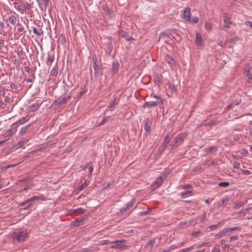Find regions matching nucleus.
<instances>
[{"label":"nucleus","mask_w":252,"mask_h":252,"mask_svg":"<svg viewBox=\"0 0 252 252\" xmlns=\"http://www.w3.org/2000/svg\"><path fill=\"white\" fill-rule=\"evenodd\" d=\"M28 236V233L26 230L16 229L13 231L11 237L13 241L18 243H23Z\"/></svg>","instance_id":"nucleus-1"},{"label":"nucleus","mask_w":252,"mask_h":252,"mask_svg":"<svg viewBox=\"0 0 252 252\" xmlns=\"http://www.w3.org/2000/svg\"><path fill=\"white\" fill-rule=\"evenodd\" d=\"M182 18L185 21L191 23H196L198 22V18L197 17L191 18V12L189 7L185 8Z\"/></svg>","instance_id":"nucleus-2"},{"label":"nucleus","mask_w":252,"mask_h":252,"mask_svg":"<svg viewBox=\"0 0 252 252\" xmlns=\"http://www.w3.org/2000/svg\"><path fill=\"white\" fill-rule=\"evenodd\" d=\"M186 137L187 135L185 133H180L179 134L177 138L175 139V141L174 142H172L170 144L172 148H173L181 145L186 139Z\"/></svg>","instance_id":"nucleus-3"},{"label":"nucleus","mask_w":252,"mask_h":252,"mask_svg":"<svg viewBox=\"0 0 252 252\" xmlns=\"http://www.w3.org/2000/svg\"><path fill=\"white\" fill-rule=\"evenodd\" d=\"M125 242L123 240H117L116 241L110 242L108 240H103L100 241V244L101 245H108L109 244H116L115 245H113L111 247V249H117L121 247L120 244H123Z\"/></svg>","instance_id":"nucleus-4"},{"label":"nucleus","mask_w":252,"mask_h":252,"mask_svg":"<svg viewBox=\"0 0 252 252\" xmlns=\"http://www.w3.org/2000/svg\"><path fill=\"white\" fill-rule=\"evenodd\" d=\"M241 229V227H226L223 228L221 231L223 233L224 236L230 235L233 231L240 230Z\"/></svg>","instance_id":"nucleus-5"},{"label":"nucleus","mask_w":252,"mask_h":252,"mask_svg":"<svg viewBox=\"0 0 252 252\" xmlns=\"http://www.w3.org/2000/svg\"><path fill=\"white\" fill-rule=\"evenodd\" d=\"M32 9V5L26 2L23 4L18 6V10L20 12L21 14H23L27 10H31Z\"/></svg>","instance_id":"nucleus-6"},{"label":"nucleus","mask_w":252,"mask_h":252,"mask_svg":"<svg viewBox=\"0 0 252 252\" xmlns=\"http://www.w3.org/2000/svg\"><path fill=\"white\" fill-rule=\"evenodd\" d=\"M223 19L224 22L223 28L226 29L229 28L230 25L232 23L229 15L227 13H224L223 16Z\"/></svg>","instance_id":"nucleus-7"},{"label":"nucleus","mask_w":252,"mask_h":252,"mask_svg":"<svg viewBox=\"0 0 252 252\" xmlns=\"http://www.w3.org/2000/svg\"><path fill=\"white\" fill-rule=\"evenodd\" d=\"M244 72L249 80L252 81V68L250 64H247L245 66Z\"/></svg>","instance_id":"nucleus-8"},{"label":"nucleus","mask_w":252,"mask_h":252,"mask_svg":"<svg viewBox=\"0 0 252 252\" xmlns=\"http://www.w3.org/2000/svg\"><path fill=\"white\" fill-rule=\"evenodd\" d=\"M85 218L81 217L76 219L74 221H72L70 226L72 227H77L81 225V224L84 221Z\"/></svg>","instance_id":"nucleus-9"},{"label":"nucleus","mask_w":252,"mask_h":252,"mask_svg":"<svg viewBox=\"0 0 252 252\" xmlns=\"http://www.w3.org/2000/svg\"><path fill=\"white\" fill-rule=\"evenodd\" d=\"M135 200L134 199H131L129 202H128L126 206L122 208L121 209V212H125L129 210L132 207L133 205L135 203Z\"/></svg>","instance_id":"nucleus-10"},{"label":"nucleus","mask_w":252,"mask_h":252,"mask_svg":"<svg viewBox=\"0 0 252 252\" xmlns=\"http://www.w3.org/2000/svg\"><path fill=\"white\" fill-rule=\"evenodd\" d=\"M152 124V122L149 118L145 119L144 120L143 127L146 132H149L150 131V127Z\"/></svg>","instance_id":"nucleus-11"},{"label":"nucleus","mask_w":252,"mask_h":252,"mask_svg":"<svg viewBox=\"0 0 252 252\" xmlns=\"http://www.w3.org/2000/svg\"><path fill=\"white\" fill-rule=\"evenodd\" d=\"M33 202H34V201H33L32 198L31 197V198L25 200L24 202L21 203L20 204V206H22L27 205L26 207L24 209H27L29 208V207H30L31 206V205L32 204V203Z\"/></svg>","instance_id":"nucleus-12"},{"label":"nucleus","mask_w":252,"mask_h":252,"mask_svg":"<svg viewBox=\"0 0 252 252\" xmlns=\"http://www.w3.org/2000/svg\"><path fill=\"white\" fill-rule=\"evenodd\" d=\"M30 118L28 116H26L24 117H23L21 120H19L18 121L16 122L15 123L13 124L12 126H18L22 124H24L26 122L29 121Z\"/></svg>","instance_id":"nucleus-13"},{"label":"nucleus","mask_w":252,"mask_h":252,"mask_svg":"<svg viewBox=\"0 0 252 252\" xmlns=\"http://www.w3.org/2000/svg\"><path fill=\"white\" fill-rule=\"evenodd\" d=\"M162 182V178L161 177H158L152 185V188L155 189L158 187L161 184Z\"/></svg>","instance_id":"nucleus-14"},{"label":"nucleus","mask_w":252,"mask_h":252,"mask_svg":"<svg viewBox=\"0 0 252 252\" xmlns=\"http://www.w3.org/2000/svg\"><path fill=\"white\" fill-rule=\"evenodd\" d=\"M158 102H155L153 101H146L144 103V107H154L156 106Z\"/></svg>","instance_id":"nucleus-15"},{"label":"nucleus","mask_w":252,"mask_h":252,"mask_svg":"<svg viewBox=\"0 0 252 252\" xmlns=\"http://www.w3.org/2000/svg\"><path fill=\"white\" fill-rule=\"evenodd\" d=\"M165 61L167 62L168 63H169L171 65L174 66L175 65V62L174 60L171 57L166 55L165 56Z\"/></svg>","instance_id":"nucleus-16"},{"label":"nucleus","mask_w":252,"mask_h":252,"mask_svg":"<svg viewBox=\"0 0 252 252\" xmlns=\"http://www.w3.org/2000/svg\"><path fill=\"white\" fill-rule=\"evenodd\" d=\"M37 2L40 5L41 9L45 10L46 7L48 6L49 0H44L43 3L39 2V0H37Z\"/></svg>","instance_id":"nucleus-17"},{"label":"nucleus","mask_w":252,"mask_h":252,"mask_svg":"<svg viewBox=\"0 0 252 252\" xmlns=\"http://www.w3.org/2000/svg\"><path fill=\"white\" fill-rule=\"evenodd\" d=\"M16 130H17L16 129H8L3 133V136L4 137H7L10 135L14 134L16 132Z\"/></svg>","instance_id":"nucleus-18"},{"label":"nucleus","mask_w":252,"mask_h":252,"mask_svg":"<svg viewBox=\"0 0 252 252\" xmlns=\"http://www.w3.org/2000/svg\"><path fill=\"white\" fill-rule=\"evenodd\" d=\"M202 37L199 33H196L195 36V43L198 45L202 44Z\"/></svg>","instance_id":"nucleus-19"},{"label":"nucleus","mask_w":252,"mask_h":252,"mask_svg":"<svg viewBox=\"0 0 252 252\" xmlns=\"http://www.w3.org/2000/svg\"><path fill=\"white\" fill-rule=\"evenodd\" d=\"M31 126V124H29L28 125H26V126L23 127L21 128V130L19 131V134L23 135L25 134L26 133H27L29 128Z\"/></svg>","instance_id":"nucleus-20"},{"label":"nucleus","mask_w":252,"mask_h":252,"mask_svg":"<svg viewBox=\"0 0 252 252\" xmlns=\"http://www.w3.org/2000/svg\"><path fill=\"white\" fill-rule=\"evenodd\" d=\"M92 62L93 63V67L95 70V71L99 70V68L98 65L97 64V59L96 57H94L92 59Z\"/></svg>","instance_id":"nucleus-21"},{"label":"nucleus","mask_w":252,"mask_h":252,"mask_svg":"<svg viewBox=\"0 0 252 252\" xmlns=\"http://www.w3.org/2000/svg\"><path fill=\"white\" fill-rule=\"evenodd\" d=\"M161 78H162L161 75H159L158 74H155L154 75L155 81L158 85L161 83Z\"/></svg>","instance_id":"nucleus-22"},{"label":"nucleus","mask_w":252,"mask_h":252,"mask_svg":"<svg viewBox=\"0 0 252 252\" xmlns=\"http://www.w3.org/2000/svg\"><path fill=\"white\" fill-rule=\"evenodd\" d=\"M217 148L215 146H211L209 148H206V153L208 152L211 154H214L216 152Z\"/></svg>","instance_id":"nucleus-23"},{"label":"nucleus","mask_w":252,"mask_h":252,"mask_svg":"<svg viewBox=\"0 0 252 252\" xmlns=\"http://www.w3.org/2000/svg\"><path fill=\"white\" fill-rule=\"evenodd\" d=\"M156 239L153 238L150 240L147 244H146L145 247L150 248V249H152L153 247L154 246L155 244Z\"/></svg>","instance_id":"nucleus-24"},{"label":"nucleus","mask_w":252,"mask_h":252,"mask_svg":"<svg viewBox=\"0 0 252 252\" xmlns=\"http://www.w3.org/2000/svg\"><path fill=\"white\" fill-rule=\"evenodd\" d=\"M223 224V221H219L218 224L211 225L209 228H210V230H215L219 226L222 225Z\"/></svg>","instance_id":"nucleus-25"},{"label":"nucleus","mask_w":252,"mask_h":252,"mask_svg":"<svg viewBox=\"0 0 252 252\" xmlns=\"http://www.w3.org/2000/svg\"><path fill=\"white\" fill-rule=\"evenodd\" d=\"M87 168H88L89 175L91 176L93 171V167L91 165H89V164L86 165L85 166L83 167L82 169L83 170H85Z\"/></svg>","instance_id":"nucleus-26"},{"label":"nucleus","mask_w":252,"mask_h":252,"mask_svg":"<svg viewBox=\"0 0 252 252\" xmlns=\"http://www.w3.org/2000/svg\"><path fill=\"white\" fill-rule=\"evenodd\" d=\"M8 21L11 24L15 25L17 22V18L15 15H11L8 18Z\"/></svg>","instance_id":"nucleus-27"},{"label":"nucleus","mask_w":252,"mask_h":252,"mask_svg":"<svg viewBox=\"0 0 252 252\" xmlns=\"http://www.w3.org/2000/svg\"><path fill=\"white\" fill-rule=\"evenodd\" d=\"M32 198L34 202L37 200H44L45 199V198L42 195H35L32 196Z\"/></svg>","instance_id":"nucleus-28"},{"label":"nucleus","mask_w":252,"mask_h":252,"mask_svg":"<svg viewBox=\"0 0 252 252\" xmlns=\"http://www.w3.org/2000/svg\"><path fill=\"white\" fill-rule=\"evenodd\" d=\"M39 106H40L37 104H33L29 106V110L30 111H34L37 110L39 108Z\"/></svg>","instance_id":"nucleus-29"},{"label":"nucleus","mask_w":252,"mask_h":252,"mask_svg":"<svg viewBox=\"0 0 252 252\" xmlns=\"http://www.w3.org/2000/svg\"><path fill=\"white\" fill-rule=\"evenodd\" d=\"M115 100L116 98H115L114 101L111 103L109 106L107 107V110L112 111L115 109Z\"/></svg>","instance_id":"nucleus-30"},{"label":"nucleus","mask_w":252,"mask_h":252,"mask_svg":"<svg viewBox=\"0 0 252 252\" xmlns=\"http://www.w3.org/2000/svg\"><path fill=\"white\" fill-rule=\"evenodd\" d=\"M58 69L57 68H53L50 72V75L53 77H56L58 75Z\"/></svg>","instance_id":"nucleus-31"},{"label":"nucleus","mask_w":252,"mask_h":252,"mask_svg":"<svg viewBox=\"0 0 252 252\" xmlns=\"http://www.w3.org/2000/svg\"><path fill=\"white\" fill-rule=\"evenodd\" d=\"M33 32L34 34L40 35L43 33V32L41 31V29L38 30L35 27H32Z\"/></svg>","instance_id":"nucleus-32"},{"label":"nucleus","mask_w":252,"mask_h":252,"mask_svg":"<svg viewBox=\"0 0 252 252\" xmlns=\"http://www.w3.org/2000/svg\"><path fill=\"white\" fill-rule=\"evenodd\" d=\"M112 66H113V71L115 73V72H116L118 70V69L119 68V63L118 62H114L112 64Z\"/></svg>","instance_id":"nucleus-33"},{"label":"nucleus","mask_w":252,"mask_h":252,"mask_svg":"<svg viewBox=\"0 0 252 252\" xmlns=\"http://www.w3.org/2000/svg\"><path fill=\"white\" fill-rule=\"evenodd\" d=\"M69 96L68 97H64L63 98H61V99L59 100V103L60 104L65 103L69 98Z\"/></svg>","instance_id":"nucleus-34"},{"label":"nucleus","mask_w":252,"mask_h":252,"mask_svg":"<svg viewBox=\"0 0 252 252\" xmlns=\"http://www.w3.org/2000/svg\"><path fill=\"white\" fill-rule=\"evenodd\" d=\"M110 118V116H107V117H104L103 118V119L101 120V121L100 122V123H99V125H104L105 123H106L107 121H108L109 120Z\"/></svg>","instance_id":"nucleus-35"},{"label":"nucleus","mask_w":252,"mask_h":252,"mask_svg":"<svg viewBox=\"0 0 252 252\" xmlns=\"http://www.w3.org/2000/svg\"><path fill=\"white\" fill-rule=\"evenodd\" d=\"M181 194L183 196L187 197L191 195L192 194V192L189 190H186L184 191H182L181 192Z\"/></svg>","instance_id":"nucleus-36"},{"label":"nucleus","mask_w":252,"mask_h":252,"mask_svg":"<svg viewBox=\"0 0 252 252\" xmlns=\"http://www.w3.org/2000/svg\"><path fill=\"white\" fill-rule=\"evenodd\" d=\"M28 141V140H27L26 139L23 140H21L20 141H19L18 143H17V145L19 147H22L24 145V144L27 143V142Z\"/></svg>","instance_id":"nucleus-37"},{"label":"nucleus","mask_w":252,"mask_h":252,"mask_svg":"<svg viewBox=\"0 0 252 252\" xmlns=\"http://www.w3.org/2000/svg\"><path fill=\"white\" fill-rule=\"evenodd\" d=\"M229 185V183L228 182H222L219 183L218 186L222 187H226Z\"/></svg>","instance_id":"nucleus-38"},{"label":"nucleus","mask_w":252,"mask_h":252,"mask_svg":"<svg viewBox=\"0 0 252 252\" xmlns=\"http://www.w3.org/2000/svg\"><path fill=\"white\" fill-rule=\"evenodd\" d=\"M16 53L18 56H22L24 53L23 48L22 47H19Z\"/></svg>","instance_id":"nucleus-39"},{"label":"nucleus","mask_w":252,"mask_h":252,"mask_svg":"<svg viewBox=\"0 0 252 252\" xmlns=\"http://www.w3.org/2000/svg\"><path fill=\"white\" fill-rule=\"evenodd\" d=\"M88 185V182L87 181H85L84 184H82L79 187V190H83Z\"/></svg>","instance_id":"nucleus-40"},{"label":"nucleus","mask_w":252,"mask_h":252,"mask_svg":"<svg viewBox=\"0 0 252 252\" xmlns=\"http://www.w3.org/2000/svg\"><path fill=\"white\" fill-rule=\"evenodd\" d=\"M86 210L81 208H77L74 210V212L76 213H85Z\"/></svg>","instance_id":"nucleus-41"},{"label":"nucleus","mask_w":252,"mask_h":252,"mask_svg":"<svg viewBox=\"0 0 252 252\" xmlns=\"http://www.w3.org/2000/svg\"><path fill=\"white\" fill-rule=\"evenodd\" d=\"M168 87L172 92H175V88L174 86L170 83H168Z\"/></svg>","instance_id":"nucleus-42"},{"label":"nucleus","mask_w":252,"mask_h":252,"mask_svg":"<svg viewBox=\"0 0 252 252\" xmlns=\"http://www.w3.org/2000/svg\"><path fill=\"white\" fill-rule=\"evenodd\" d=\"M192 249V247H190L186 249H183L181 250L179 252H190Z\"/></svg>","instance_id":"nucleus-43"},{"label":"nucleus","mask_w":252,"mask_h":252,"mask_svg":"<svg viewBox=\"0 0 252 252\" xmlns=\"http://www.w3.org/2000/svg\"><path fill=\"white\" fill-rule=\"evenodd\" d=\"M179 247H180V246L179 245H173L170 246L168 248H169V250L171 251H172L173 250H174V249H176L177 248H178Z\"/></svg>","instance_id":"nucleus-44"},{"label":"nucleus","mask_w":252,"mask_h":252,"mask_svg":"<svg viewBox=\"0 0 252 252\" xmlns=\"http://www.w3.org/2000/svg\"><path fill=\"white\" fill-rule=\"evenodd\" d=\"M18 26L20 27L17 28V32H22L24 31V28L21 26V25L18 24Z\"/></svg>","instance_id":"nucleus-45"},{"label":"nucleus","mask_w":252,"mask_h":252,"mask_svg":"<svg viewBox=\"0 0 252 252\" xmlns=\"http://www.w3.org/2000/svg\"><path fill=\"white\" fill-rule=\"evenodd\" d=\"M223 236H224V235L223 234L222 231H220V232H219L218 233L216 234V237L217 238H220L222 237Z\"/></svg>","instance_id":"nucleus-46"},{"label":"nucleus","mask_w":252,"mask_h":252,"mask_svg":"<svg viewBox=\"0 0 252 252\" xmlns=\"http://www.w3.org/2000/svg\"><path fill=\"white\" fill-rule=\"evenodd\" d=\"M54 61V57L53 56L49 55L48 59V63H52Z\"/></svg>","instance_id":"nucleus-47"},{"label":"nucleus","mask_w":252,"mask_h":252,"mask_svg":"<svg viewBox=\"0 0 252 252\" xmlns=\"http://www.w3.org/2000/svg\"><path fill=\"white\" fill-rule=\"evenodd\" d=\"M120 34L123 37H126L127 36V32L123 30L120 32Z\"/></svg>","instance_id":"nucleus-48"},{"label":"nucleus","mask_w":252,"mask_h":252,"mask_svg":"<svg viewBox=\"0 0 252 252\" xmlns=\"http://www.w3.org/2000/svg\"><path fill=\"white\" fill-rule=\"evenodd\" d=\"M25 72L31 73L32 71V69L29 66H25L24 67Z\"/></svg>","instance_id":"nucleus-49"},{"label":"nucleus","mask_w":252,"mask_h":252,"mask_svg":"<svg viewBox=\"0 0 252 252\" xmlns=\"http://www.w3.org/2000/svg\"><path fill=\"white\" fill-rule=\"evenodd\" d=\"M240 166V163H239L238 162H234L233 163V167L235 168H239Z\"/></svg>","instance_id":"nucleus-50"},{"label":"nucleus","mask_w":252,"mask_h":252,"mask_svg":"<svg viewBox=\"0 0 252 252\" xmlns=\"http://www.w3.org/2000/svg\"><path fill=\"white\" fill-rule=\"evenodd\" d=\"M228 201H229L228 198L227 197H225L222 199L221 203L222 204H226L228 202Z\"/></svg>","instance_id":"nucleus-51"},{"label":"nucleus","mask_w":252,"mask_h":252,"mask_svg":"<svg viewBox=\"0 0 252 252\" xmlns=\"http://www.w3.org/2000/svg\"><path fill=\"white\" fill-rule=\"evenodd\" d=\"M241 99H239L235 100L232 103H233V105H237L239 104H240L241 103Z\"/></svg>","instance_id":"nucleus-52"},{"label":"nucleus","mask_w":252,"mask_h":252,"mask_svg":"<svg viewBox=\"0 0 252 252\" xmlns=\"http://www.w3.org/2000/svg\"><path fill=\"white\" fill-rule=\"evenodd\" d=\"M244 205V203L241 202H237L236 204H235V207L236 208H239L240 207H241L242 206H243Z\"/></svg>","instance_id":"nucleus-53"},{"label":"nucleus","mask_w":252,"mask_h":252,"mask_svg":"<svg viewBox=\"0 0 252 252\" xmlns=\"http://www.w3.org/2000/svg\"><path fill=\"white\" fill-rule=\"evenodd\" d=\"M242 173L245 175H250L251 174V172L248 170H243L242 171Z\"/></svg>","instance_id":"nucleus-54"},{"label":"nucleus","mask_w":252,"mask_h":252,"mask_svg":"<svg viewBox=\"0 0 252 252\" xmlns=\"http://www.w3.org/2000/svg\"><path fill=\"white\" fill-rule=\"evenodd\" d=\"M61 42L62 44H64L66 42L65 38V37L62 35L61 39Z\"/></svg>","instance_id":"nucleus-55"},{"label":"nucleus","mask_w":252,"mask_h":252,"mask_svg":"<svg viewBox=\"0 0 252 252\" xmlns=\"http://www.w3.org/2000/svg\"><path fill=\"white\" fill-rule=\"evenodd\" d=\"M10 88L12 89H17L18 86L16 84L12 83L10 84Z\"/></svg>","instance_id":"nucleus-56"},{"label":"nucleus","mask_w":252,"mask_h":252,"mask_svg":"<svg viewBox=\"0 0 252 252\" xmlns=\"http://www.w3.org/2000/svg\"><path fill=\"white\" fill-rule=\"evenodd\" d=\"M5 94V91L3 88H1L0 87V94L2 95H4Z\"/></svg>","instance_id":"nucleus-57"},{"label":"nucleus","mask_w":252,"mask_h":252,"mask_svg":"<svg viewBox=\"0 0 252 252\" xmlns=\"http://www.w3.org/2000/svg\"><path fill=\"white\" fill-rule=\"evenodd\" d=\"M112 46H111V44H109L108 45V53L109 54H110L111 53V52H112Z\"/></svg>","instance_id":"nucleus-58"},{"label":"nucleus","mask_w":252,"mask_h":252,"mask_svg":"<svg viewBox=\"0 0 252 252\" xmlns=\"http://www.w3.org/2000/svg\"><path fill=\"white\" fill-rule=\"evenodd\" d=\"M245 24L249 27H251L252 28V22L249 21H247L245 22Z\"/></svg>","instance_id":"nucleus-59"},{"label":"nucleus","mask_w":252,"mask_h":252,"mask_svg":"<svg viewBox=\"0 0 252 252\" xmlns=\"http://www.w3.org/2000/svg\"><path fill=\"white\" fill-rule=\"evenodd\" d=\"M168 135H166L164 137V142H163V143L164 144H167L168 143Z\"/></svg>","instance_id":"nucleus-60"},{"label":"nucleus","mask_w":252,"mask_h":252,"mask_svg":"<svg viewBox=\"0 0 252 252\" xmlns=\"http://www.w3.org/2000/svg\"><path fill=\"white\" fill-rule=\"evenodd\" d=\"M206 30H210L211 29V26L209 24L206 23Z\"/></svg>","instance_id":"nucleus-61"},{"label":"nucleus","mask_w":252,"mask_h":252,"mask_svg":"<svg viewBox=\"0 0 252 252\" xmlns=\"http://www.w3.org/2000/svg\"><path fill=\"white\" fill-rule=\"evenodd\" d=\"M4 41L3 40L0 39V48L1 49L4 46Z\"/></svg>","instance_id":"nucleus-62"},{"label":"nucleus","mask_w":252,"mask_h":252,"mask_svg":"<svg viewBox=\"0 0 252 252\" xmlns=\"http://www.w3.org/2000/svg\"><path fill=\"white\" fill-rule=\"evenodd\" d=\"M237 239V237L233 236L230 237V241H234Z\"/></svg>","instance_id":"nucleus-63"},{"label":"nucleus","mask_w":252,"mask_h":252,"mask_svg":"<svg viewBox=\"0 0 252 252\" xmlns=\"http://www.w3.org/2000/svg\"><path fill=\"white\" fill-rule=\"evenodd\" d=\"M170 250H169V248H167L162 251V252H170Z\"/></svg>","instance_id":"nucleus-64"}]
</instances>
